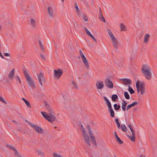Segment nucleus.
Instances as JSON below:
<instances>
[{
	"label": "nucleus",
	"instance_id": "f257e3e1",
	"mask_svg": "<svg viewBox=\"0 0 157 157\" xmlns=\"http://www.w3.org/2000/svg\"><path fill=\"white\" fill-rule=\"evenodd\" d=\"M44 103L46 108L49 112V115L47 114L45 112L43 111L41 112V113L46 119L50 122H53L55 121L56 118V116L53 115V110L48 103L46 101H44Z\"/></svg>",
	"mask_w": 157,
	"mask_h": 157
},
{
	"label": "nucleus",
	"instance_id": "f03ea898",
	"mask_svg": "<svg viewBox=\"0 0 157 157\" xmlns=\"http://www.w3.org/2000/svg\"><path fill=\"white\" fill-rule=\"evenodd\" d=\"M141 72L146 78L148 80H151L152 77L151 69L147 64L142 66Z\"/></svg>",
	"mask_w": 157,
	"mask_h": 157
},
{
	"label": "nucleus",
	"instance_id": "7ed1b4c3",
	"mask_svg": "<svg viewBox=\"0 0 157 157\" xmlns=\"http://www.w3.org/2000/svg\"><path fill=\"white\" fill-rule=\"evenodd\" d=\"M23 73L26 78L27 82L29 84V86H31V87L32 88H35L36 86L34 84L32 79L29 75L27 72L24 70Z\"/></svg>",
	"mask_w": 157,
	"mask_h": 157
},
{
	"label": "nucleus",
	"instance_id": "20e7f679",
	"mask_svg": "<svg viewBox=\"0 0 157 157\" xmlns=\"http://www.w3.org/2000/svg\"><path fill=\"white\" fill-rule=\"evenodd\" d=\"M25 121L29 125L33 128L37 133L41 134H42L44 133V130L40 127L37 125L32 124L31 122L28 121L27 120H25Z\"/></svg>",
	"mask_w": 157,
	"mask_h": 157
},
{
	"label": "nucleus",
	"instance_id": "39448f33",
	"mask_svg": "<svg viewBox=\"0 0 157 157\" xmlns=\"http://www.w3.org/2000/svg\"><path fill=\"white\" fill-rule=\"evenodd\" d=\"M136 88H139L140 89L141 94H143L145 91L144 84L142 83L140 84L139 81H138L136 82Z\"/></svg>",
	"mask_w": 157,
	"mask_h": 157
},
{
	"label": "nucleus",
	"instance_id": "423d86ee",
	"mask_svg": "<svg viewBox=\"0 0 157 157\" xmlns=\"http://www.w3.org/2000/svg\"><path fill=\"white\" fill-rule=\"evenodd\" d=\"M37 76L39 82L41 86H43V82H44L45 81L43 74L42 72H40L39 74H37Z\"/></svg>",
	"mask_w": 157,
	"mask_h": 157
},
{
	"label": "nucleus",
	"instance_id": "0eeeda50",
	"mask_svg": "<svg viewBox=\"0 0 157 157\" xmlns=\"http://www.w3.org/2000/svg\"><path fill=\"white\" fill-rule=\"evenodd\" d=\"M105 82L106 86L109 89L113 88V84L112 81L109 78H106L105 80Z\"/></svg>",
	"mask_w": 157,
	"mask_h": 157
},
{
	"label": "nucleus",
	"instance_id": "6e6552de",
	"mask_svg": "<svg viewBox=\"0 0 157 157\" xmlns=\"http://www.w3.org/2000/svg\"><path fill=\"white\" fill-rule=\"evenodd\" d=\"M54 75L58 78H59L61 77L63 74V71L62 69H58L57 70H54Z\"/></svg>",
	"mask_w": 157,
	"mask_h": 157
},
{
	"label": "nucleus",
	"instance_id": "1a4fd4ad",
	"mask_svg": "<svg viewBox=\"0 0 157 157\" xmlns=\"http://www.w3.org/2000/svg\"><path fill=\"white\" fill-rule=\"evenodd\" d=\"M112 42L114 47V48L116 50H117L118 49V42L117 40L116 39L115 37L112 38L111 39Z\"/></svg>",
	"mask_w": 157,
	"mask_h": 157
},
{
	"label": "nucleus",
	"instance_id": "9d476101",
	"mask_svg": "<svg viewBox=\"0 0 157 157\" xmlns=\"http://www.w3.org/2000/svg\"><path fill=\"white\" fill-rule=\"evenodd\" d=\"M96 86L98 89H101L104 87V84L102 81H97L96 83Z\"/></svg>",
	"mask_w": 157,
	"mask_h": 157
},
{
	"label": "nucleus",
	"instance_id": "9b49d317",
	"mask_svg": "<svg viewBox=\"0 0 157 157\" xmlns=\"http://www.w3.org/2000/svg\"><path fill=\"white\" fill-rule=\"evenodd\" d=\"M121 80L123 81L124 84L125 85H130L132 83V81L129 78H125L122 79Z\"/></svg>",
	"mask_w": 157,
	"mask_h": 157
},
{
	"label": "nucleus",
	"instance_id": "f8f14e48",
	"mask_svg": "<svg viewBox=\"0 0 157 157\" xmlns=\"http://www.w3.org/2000/svg\"><path fill=\"white\" fill-rule=\"evenodd\" d=\"M48 13L51 17H53L54 16V13L53 10L50 7L48 8Z\"/></svg>",
	"mask_w": 157,
	"mask_h": 157
},
{
	"label": "nucleus",
	"instance_id": "ddd939ff",
	"mask_svg": "<svg viewBox=\"0 0 157 157\" xmlns=\"http://www.w3.org/2000/svg\"><path fill=\"white\" fill-rule=\"evenodd\" d=\"M14 75V69L13 68L8 75V78L10 79H13Z\"/></svg>",
	"mask_w": 157,
	"mask_h": 157
},
{
	"label": "nucleus",
	"instance_id": "4468645a",
	"mask_svg": "<svg viewBox=\"0 0 157 157\" xmlns=\"http://www.w3.org/2000/svg\"><path fill=\"white\" fill-rule=\"evenodd\" d=\"M138 104V102L137 101H135L132 103V104L128 105L127 108L126 110H128L129 109L131 108V107H133L136 105H137Z\"/></svg>",
	"mask_w": 157,
	"mask_h": 157
},
{
	"label": "nucleus",
	"instance_id": "2eb2a0df",
	"mask_svg": "<svg viewBox=\"0 0 157 157\" xmlns=\"http://www.w3.org/2000/svg\"><path fill=\"white\" fill-rule=\"evenodd\" d=\"M150 37V35L147 33H146L144 38V42L145 43H147Z\"/></svg>",
	"mask_w": 157,
	"mask_h": 157
},
{
	"label": "nucleus",
	"instance_id": "dca6fc26",
	"mask_svg": "<svg viewBox=\"0 0 157 157\" xmlns=\"http://www.w3.org/2000/svg\"><path fill=\"white\" fill-rule=\"evenodd\" d=\"M84 139L87 144L90 146H91V143L88 135L83 136Z\"/></svg>",
	"mask_w": 157,
	"mask_h": 157
},
{
	"label": "nucleus",
	"instance_id": "f3484780",
	"mask_svg": "<svg viewBox=\"0 0 157 157\" xmlns=\"http://www.w3.org/2000/svg\"><path fill=\"white\" fill-rule=\"evenodd\" d=\"M82 61L86 67L87 69H88L90 68L89 66V63L88 62L87 60L86 59V58H84L82 59Z\"/></svg>",
	"mask_w": 157,
	"mask_h": 157
},
{
	"label": "nucleus",
	"instance_id": "a211bd4d",
	"mask_svg": "<svg viewBox=\"0 0 157 157\" xmlns=\"http://www.w3.org/2000/svg\"><path fill=\"white\" fill-rule=\"evenodd\" d=\"M104 99L105 101L106 104L108 105V108L112 107V105L110 102L106 97H104Z\"/></svg>",
	"mask_w": 157,
	"mask_h": 157
},
{
	"label": "nucleus",
	"instance_id": "6ab92c4d",
	"mask_svg": "<svg viewBox=\"0 0 157 157\" xmlns=\"http://www.w3.org/2000/svg\"><path fill=\"white\" fill-rule=\"evenodd\" d=\"M123 103H122V108L124 111H125L126 109V106L127 104V103L124 100H123Z\"/></svg>",
	"mask_w": 157,
	"mask_h": 157
},
{
	"label": "nucleus",
	"instance_id": "aec40b11",
	"mask_svg": "<svg viewBox=\"0 0 157 157\" xmlns=\"http://www.w3.org/2000/svg\"><path fill=\"white\" fill-rule=\"evenodd\" d=\"M108 110L110 112L111 117H114V112L112 108V107L109 108Z\"/></svg>",
	"mask_w": 157,
	"mask_h": 157
},
{
	"label": "nucleus",
	"instance_id": "412c9836",
	"mask_svg": "<svg viewBox=\"0 0 157 157\" xmlns=\"http://www.w3.org/2000/svg\"><path fill=\"white\" fill-rule=\"evenodd\" d=\"M107 31L111 39L115 37L110 29H108Z\"/></svg>",
	"mask_w": 157,
	"mask_h": 157
},
{
	"label": "nucleus",
	"instance_id": "4be33fe9",
	"mask_svg": "<svg viewBox=\"0 0 157 157\" xmlns=\"http://www.w3.org/2000/svg\"><path fill=\"white\" fill-rule=\"evenodd\" d=\"M132 136H128L129 138L133 142L135 141V132H132Z\"/></svg>",
	"mask_w": 157,
	"mask_h": 157
},
{
	"label": "nucleus",
	"instance_id": "5701e85b",
	"mask_svg": "<svg viewBox=\"0 0 157 157\" xmlns=\"http://www.w3.org/2000/svg\"><path fill=\"white\" fill-rule=\"evenodd\" d=\"M30 24L31 26L33 27H35L36 26L35 21V20L32 18L31 19Z\"/></svg>",
	"mask_w": 157,
	"mask_h": 157
},
{
	"label": "nucleus",
	"instance_id": "b1692460",
	"mask_svg": "<svg viewBox=\"0 0 157 157\" xmlns=\"http://www.w3.org/2000/svg\"><path fill=\"white\" fill-rule=\"evenodd\" d=\"M22 99L28 108H30L31 107V105L28 101L24 98H22Z\"/></svg>",
	"mask_w": 157,
	"mask_h": 157
},
{
	"label": "nucleus",
	"instance_id": "393cba45",
	"mask_svg": "<svg viewBox=\"0 0 157 157\" xmlns=\"http://www.w3.org/2000/svg\"><path fill=\"white\" fill-rule=\"evenodd\" d=\"M120 27L121 31L126 30V27L123 24L121 23L120 24Z\"/></svg>",
	"mask_w": 157,
	"mask_h": 157
},
{
	"label": "nucleus",
	"instance_id": "a878e982",
	"mask_svg": "<svg viewBox=\"0 0 157 157\" xmlns=\"http://www.w3.org/2000/svg\"><path fill=\"white\" fill-rule=\"evenodd\" d=\"M39 43L41 50L42 51L44 52V48L43 45L42 44L41 41L40 40L39 41Z\"/></svg>",
	"mask_w": 157,
	"mask_h": 157
},
{
	"label": "nucleus",
	"instance_id": "bb28decb",
	"mask_svg": "<svg viewBox=\"0 0 157 157\" xmlns=\"http://www.w3.org/2000/svg\"><path fill=\"white\" fill-rule=\"evenodd\" d=\"M112 100L113 101H115L118 98L116 94H113L112 96Z\"/></svg>",
	"mask_w": 157,
	"mask_h": 157
},
{
	"label": "nucleus",
	"instance_id": "cd10ccee",
	"mask_svg": "<svg viewBox=\"0 0 157 157\" xmlns=\"http://www.w3.org/2000/svg\"><path fill=\"white\" fill-rule=\"evenodd\" d=\"M121 127L123 131L125 132H126L127 131V128L124 124H122Z\"/></svg>",
	"mask_w": 157,
	"mask_h": 157
},
{
	"label": "nucleus",
	"instance_id": "c85d7f7f",
	"mask_svg": "<svg viewBox=\"0 0 157 157\" xmlns=\"http://www.w3.org/2000/svg\"><path fill=\"white\" fill-rule=\"evenodd\" d=\"M128 90L131 94H133L135 93L134 90L132 89V87L129 86H128Z\"/></svg>",
	"mask_w": 157,
	"mask_h": 157
},
{
	"label": "nucleus",
	"instance_id": "c756f323",
	"mask_svg": "<svg viewBox=\"0 0 157 157\" xmlns=\"http://www.w3.org/2000/svg\"><path fill=\"white\" fill-rule=\"evenodd\" d=\"M81 130V131H82V136H83V137L84 136H86L88 135V134L85 129L82 130Z\"/></svg>",
	"mask_w": 157,
	"mask_h": 157
},
{
	"label": "nucleus",
	"instance_id": "7c9ffc66",
	"mask_svg": "<svg viewBox=\"0 0 157 157\" xmlns=\"http://www.w3.org/2000/svg\"><path fill=\"white\" fill-rule=\"evenodd\" d=\"M115 121L117 124L118 128L120 129L121 128V125L119 122L118 119H115Z\"/></svg>",
	"mask_w": 157,
	"mask_h": 157
},
{
	"label": "nucleus",
	"instance_id": "2f4dec72",
	"mask_svg": "<svg viewBox=\"0 0 157 157\" xmlns=\"http://www.w3.org/2000/svg\"><path fill=\"white\" fill-rule=\"evenodd\" d=\"M116 140H117V142L120 144H122L123 143V141L121 140L120 138L119 137H117L115 138Z\"/></svg>",
	"mask_w": 157,
	"mask_h": 157
},
{
	"label": "nucleus",
	"instance_id": "473e14b6",
	"mask_svg": "<svg viewBox=\"0 0 157 157\" xmlns=\"http://www.w3.org/2000/svg\"><path fill=\"white\" fill-rule=\"evenodd\" d=\"M124 96L125 98L126 99H130V96L128 92H124Z\"/></svg>",
	"mask_w": 157,
	"mask_h": 157
},
{
	"label": "nucleus",
	"instance_id": "72a5a7b5",
	"mask_svg": "<svg viewBox=\"0 0 157 157\" xmlns=\"http://www.w3.org/2000/svg\"><path fill=\"white\" fill-rule=\"evenodd\" d=\"M113 106L114 107L115 109L116 110H119L120 108V105H118L116 104H114Z\"/></svg>",
	"mask_w": 157,
	"mask_h": 157
},
{
	"label": "nucleus",
	"instance_id": "f704fd0d",
	"mask_svg": "<svg viewBox=\"0 0 157 157\" xmlns=\"http://www.w3.org/2000/svg\"><path fill=\"white\" fill-rule=\"evenodd\" d=\"M75 7L76 9V12L77 13H79V12L80 11L79 9L78 8L77 4L76 2H75Z\"/></svg>",
	"mask_w": 157,
	"mask_h": 157
},
{
	"label": "nucleus",
	"instance_id": "c9c22d12",
	"mask_svg": "<svg viewBox=\"0 0 157 157\" xmlns=\"http://www.w3.org/2000/svg\"><path fill=\"white\" fill-rule=\"evenodd\" d=\"M0 101H1L2 102L5 104H7V102L1 96H0Z\"/></svg>",
	"mask_w": 157,
	"mask_h": 157
},
{
	"label": "nucleus",
	"instance_id": "e433bc0d",
	"mask_svg": "<svg viewBox=\"0 0 157 157\" xmlns=\"http://www.w3.org/2000/svg\"><path fill=\"white\" fill-rule=\"evenodd\" d=\"M37 152L39 155H41V156H43L44 155V154L42 153L41 150H37Z\"/></svg>",
	"mask_w": 157,
	"mask_h": 157
},
{
	"label": "nucleus",
	"instance_id": "4c0bfd02",
	"mask_svg": "<svg viewBox=\"0 0 157 157\" xmlns=\"http://www.w3.org/2000/svg\"><path fill=\"white\" fill-rule=\"evenodd\" d=\"M84 28L85 30L86 34L88 36L91 33L88 30V29L86 28V27L84 26Z\"/></svg>",
	"mask_w": 157,
	"mask_h": 157
},
{
	"label": "nucleus",
	"instance_id": "58836bf2",
	"mask_svg": "<svg viewBox=\"0 0 157 157\" xmlns=\"http://www.w3.org/2000/svg\"><path fill=\"white\" fill-rule=\"evenodd\" d=\"M15 78L16 79L17 82H19L20 84H21V81L19 77L17 76H16L15 77Z\"/></svg>",
	"mask_w": 157,
	"mask_h": 157
},
{
	"label": "nucleus",
	"instance_id": "ea45409f",
	"mask_svg": "<svg viewBox=\"0 0 157 157\" xmlns=\"http://www.w3.org/2000/svg\"><path fill=\"white\" fill-rule=\"evenodd\" d=\"M14 151H15V155L17 157H21L16 149Z\"/></svg>",
	"mask_w": 157,
	"mask_h": 157
},
{
	"label": "nucleus",
	"instance_id": "a19ab883",
	"mask_svg": "<svg viewBox=\"0 0 157 157\" xmlns=\"http://www.w3.org/2000/svg\"><path fill=\"white\" fill-rule=\"evenodd\" d=\"M53 156L54 157H63L60 155L56 153L53 154Z\"/></svg>",
	"mask_w": 157,
	"mask_h": 157
},
{
	"label": "nucleus",
	"instance_id": "79ce46f5",
	"mask_svg": "<svg viewBox=\"0 0 157 157\" xmlns=\"http://www.w3.org/2000/svg\"><path fill=\"white\" fill-rule=\"evenodd\" d=\"M90 140L92 142H93L95 141H96V140L95 139L94 136H90Z\"/></svg>",
	"mask_w": 157,
	"mask_h": 157
},
{
	"label": "nucleus",
	"instance_id": "37998d69",
	"mask_svg": "<svg viewBox=\"0 0 157 157\" xmlns=\"http://www.w3.org/2000/svg\"><path fill=\"white\" fill-rule=\"evenodd\" d=\"M72 84L76 88H78V86L76 85V83L74 81H72Z\"/></svg>",
	"mask_w": 157,
	"mask_h": 157
},
{
	"label": "nucleus",
	"instance_id": "c03bdc74",
	"mask_svg": "<svg viewBox=\"0 0 157 157\" xmlns=\"http://www.w3.org/2000/svg\"><path fill=\"white\" fill-rule=\"evenodd\" d=\"M88 133L90 136V137L91 136H94L93 133L92 132V131L91 130H89L88 131Z\"/></svg>",
	"mask_w": 157,
	"mask_h": 157
},
{
	"label": "nucleus",
	"instance_id": "a18cd8bd",
	"mask_svg": "<svg viewBox=\"0 0 157 157\" xmlns=\"http://www.w3.org/2000/svg\"><path fill=\"white\" fill-rule=\"evenodd\" d=\"M128 126L129 128L130 129V130L132 132H134V131L133 129V128H132V126H131L130 124H128Z\"/></svg>",
	"mask_w": 157,
	"mask_h": 157
},
{
	"label": "nucleus",
	"instance_id": "49530a36",
	"mask_svg": "<svg viewBox=\"0 0 157 157\" xmlns=\"http://www.w3.org/2000/svg\"><path fill=\"white\" fill-rule=\"evenodd\" d=\"M103 17V16L102 14V12H99V14L98 15V17L100 19H101V18Z\"/></svg>",
	"mask_w": 157,
	"mask_h": 157
},
{
	"label": "nucleus",
	"instance_id": "de8ad7c7",
	"mask_svg": "<svg viewBox=\"0 0 157 157\" xmlns=\"http://www.w3.org/2000/svg\"><path fill=\"white\" fill-rule=\"evenodd\" d=\"M83 19L85 21H88V18L87 16H86L85 15H83Z\"/></svg>",
	"mask_w": 157,
	"mask_h": 157
},
{
	"label": "nucleus",
	"instance_id": "09e8293b",
	"mask_svg": "<svg viewBox=\"0 0 157 157\" xmlns=\"http://www.w3.org/2000/svg\"><path fill=\"white\" fill-rule=\"evenodd\" d=\"M7 146L10 149L13 150L14 151L15 150V148L13 147L10 146V145H8Z\"/></svg>",
	"mask_w": 157,
	"mask_h": 157
},
{
	"label": "nucleus",
	"instance_id": "8fccbe9b",
	"mask_svg": "<svg viewBox=\"0 0 157 157\" xmlns=\"http://www.w3.org/2000/svg\"><path fill=\"white\" fill-rule=\"evenodd\" d=\"M4 55L6 56H10V54L7 53H4Z\"/></svg>",
	"mask_w": 157,
	"mask_h": 157
},
{
	"label": "nucleus",
	"instance_id": "3c124183",
	"mask_svg": "<svg viewBox=\"0 0 157 157\" xmlns=\"http://www.w3.org/2000/svg\"><path fill=\"white\" fill-rule=\"evenodd\" d=\"M87 129L88 131L91 130V128L90 125L88 124H87Z\"/></svg>",
	"mask_w": 157,
	"mask_h": 157
},
{
	"label": "nucleus",
	"instance_id": "603ef678",
	"mask_svg": "<svg viewBox=\"0 0 157 157\" xmlns=\"http://www.w3.org/2000/svg\"><path fill=\"white\" fill-rule=\"evenodd\" d=\"M79 53L81 56L84 55V54L83 53L82 51L81 50H79Z\"/></svg>",
	"mask_w": 157,
	"mask_h": 157
},
{
	"label": "nucleus",
	"instance_id": "864d4df0",
	"mask_svg": "<svg viewBox=\"0 0 157 157\" xmlns=\"http://www.w3.org/2000/svg\"><path fill=\"white\" fill-rule=\"evenodd\" d=\"M114 136H115V138H116L117 137H118V136L117 135V133L116 132H115V131L114 132Z\"/></svg>",
	"mask_w": 157,
	"mask_h": 157
},
{
	"label": "nucleus",
	"instance_id": "5fc2aeb1",
	"mask_svg": "<svg viewBox=\"0 0 157 157\" xmlns=\"http://www.w3.org/2000/svg\"><path fill=\"white\" fill-rule=\"evenodd\" d=\"M101 21H103L104 22H105V18L104 17H102L101 19H100Z\"/></svg>",
	"mask_w": 157,
	"mask_h": 157
},
{
	"label": "nucleus",
	"instance_id": "6e6d98bb",
	"mask_svg": "<svg viewBox=\"0 0 157 157\" xmlns=\"http://www.w3.org/2000/svg\"><path fill=\"white\" fill-rule=\"evenodd\" d=\"M40 57L42 59H43V60L45 59V58L43 55H42L41 54H40Z\"/></svg>",
	"mask_w": 157,
	"mask_h": 157
},
{
	"label": "nucleus",
	"instance_id": "4d7b16f0",
	"mask_svg": "<svg viewBox=\"0 0 157 157\" xmlns=\"http://www.w3.org/2000/svg\"><path fill=\"white\" fill-rule=\"evenodd\" d=\"M81 128H80L81 130H82L84 129L85 128H84V127L83 126V125H82V124L81 123Z\"/></svg>",
	"mask_w": 157,
	"mask_h": 157
},
{
	"label": "nucleus",
	"instance_id": "13d9d810",
	"mask_svg": "<svg viewBox=\"0 0 157 157\" xmlns=\"http://www.w3.org/2000/svg\"><path fill=\"white\" fill-rule=\"evenodd\" d=\"M91 38L93 39V40L95 42H97V40L93 36Z\"/></svg>",
	"mask_w": 157,
	"mask_h": 157
},
{
	"label": "nucleus",
	"instance_id": "bf43d9fd",
	"mask_svg": "<svg viewBox=\"0 0 157 157\" xmlns=\"http://www.w3.org/2000/svg\"><path fill=\"white\" fill-rule=\"evenodd\" d=\"M96 147L97 146V144L96 141H95L93 142H92Z\"/></svg>",
	"mask_w": 157,
	"mask_h": 157
},
{
	"label": "nucleus",
	"instance_id": "052dcab7",
	"mask_svg": "<svg viewBox=\"0 0 157 157\" xmlns=\"http://www.w3.org/2000/svg\"><path fill=\"white\" fill-rule=\"evenodd\" d=\"M0 56L2 59L4 58V56H2V54H1V53L0 52Z\"/></svg>",
	"mask_w": 157,
	"mask_h": 157
},
{
	"label": "nucleus",
	"instance_id": "680f3d73",
	"mask_svg": "<svg viewBox=\"0 0 157 157\" xmlns=\"http://www.w3.org/2000/svg\"><path fill=\"white\" fill-rule=\"evenodd\" d=\"M81 57L82 58V59H83L84 58H86V57H85V56H84V55L82 56H81Z\"/></svg>",
	"mask_w": 157,
	"mask_h": 157
},
{
	"label": "nucleus",
	"instance_id": "e2e57ef3",
	"mask_svg": "<svg viewBox=\"0 0 157 157\" xmlns=\"http://www.w3.org/2000/svg\"><path fill=\"white\" fill-rule=\"evenodd\" d=\"M137 91L138 93H139L140 90V89L139 88H137Z\"/></svg>",
	"mask_w": 157,
	"mask_h": 157
},
{
	"label": "nucleus",
	"instance_id": "0e129e2a",
	"mask_svg": "<svg viewBox=\"0 0 157 157\" xmlns=\"http://www.w3.org/2000/svg\"><path fill=\"white\" fill-rule=\"evenodd\" d=\"M12 121L16 124H17V122L16 121L14 120H13Z\"/></svg>",
	"mask_w": 157,
	"mask_h": 157
},
{
	"label": "nucleus",
	"instance_id": "69168bd1",
	"mask_svg": "<svg viewBox=\"0 0 157 157\" xmlns=\"http://www.w3.org/2000/svg\"><path fill=\"white\" fill-rule=\"evenodd\" d=\"M88 36L91 38L93 36L92 35L91 33Z\"/></svg>",
	"mask_w": 157,
	"mask_h": 157
},
{
	"label": "nucleus",
	"instance_id": "338daca9",
	"mask_svg": "<svg viewBox=\"0 0 157 157\" xmlns=\"http://www.w3.org/2000/svg\"><path fill=\"white\" fill-rule=\"evenodd\" d=\"M99 12H102L101 8L100 7H99Z\"/></svg>",
	"mask_w": 157,
	"mask_h": 157
},
{
	"label": "nucleus",
	"instance_id": "774afa93",
	"mask_svg": "<svg viewBox=\"0 0 157 157\" xmlns=\"http://www.w3.org/2000/svg\"><path fill=\"white\" fill-rule=\"evenodd\" d=\"M142 156H143V155H141L140 156V157H142Z\"/></svg>",
	"mask_w": 157,
	"mask_h": 157
}]
</instances>
